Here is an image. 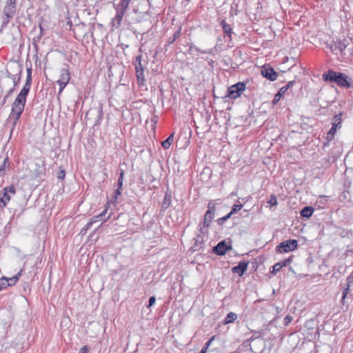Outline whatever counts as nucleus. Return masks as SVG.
<instances>
[{
    "label": "nucleus",
    "instance_id": "1",
    "mask_svg": "<svg viewBox=\"0 0 353 353\" xmlns=\"http://www.w3.org/2000/svg\"><path fill=\"white\" fill-rule=\"evenodd\" d=\"M32 76L27 75L26 83L12 104L9 119H13V128L19 121L26 104V98L30 90Z\"/></svg>",
    "mask_w": 353,
    "mask_h": 353
},
{
    "label": "nucleus",
    "instance_id": "2",
    "mask_svg": "<svg viewBox=\"0 0 353 353\" xmlns=\"http://www.w3.org/2000/svg\"><path fill=\"white\" fill-rule=\"evenodd\" d=\"M322 79L324 81L336 83L339 87L353 88V81L344 73L328 70L324 72Z\"/></svg>",
    "mask_w": 353,
    "mask_h": 353
},
{
    "label": "nucleus",
    "instance_id": "3",
    "mask_svg": "<svg viewBox=\"0 0 353 353\" xmlns=\"http://www.w3.org/2000/svg\"><path fill=\"white\" fill-rule=\"evenodd\" d=\"M131 1L132 0H120L118 3H114L113 7L117 14L111 22L112 26L119 28L121 26L123 16L126 13Z\"/></svg>",
    "mask_w": 353,
    "mask_h": 353
},
{
    "label": "nucleus",
    "instance_id": "4",
    "mask_svg": "<svg viewBox=\"0 0 353 353\" xmlns=\"http://www.w3.org/2000/svg\"><path fill=\"white\" fill-rule=\"evenodd\" d=\"M17 0H7L3 8L4 17H3L2 27H6L10 19L14 17L16 13Z\"/></svg>",
    "mask_w": 353,
    "mask_h": 353
},
{
    "label": "nucleus",
    "instance_id": "5",
    "mask_svg": "<svg viewBox=\"0 0 353 353\" xmlns=\"http://www.w3.org/2000/svg\"><path fill=\"white\" fill-rule=\"evenodd\" d=\"M16 194V188L13 185L5 187L0 192V208L6 207L10 201L11 196Z\"/></svg>",
    "mask_w": 353,
    "mask_h": 353
},
{
    "label": "nucleus",
    "instance_id": "6",
    "mask_svg": "<svg viewBox=\"0 0 353 353\" xmlns=\"http://www.w3.org/2000/svg\"><path fill=\"white\" fill-rule=\"evenodd\" d=\"M142 55L139 54L135 57L134 67L136 71V77L137 83L139 85H143L145 81L144 76V67L141 63Z\"/></svg>",
    "mask_w": 353,
    "mask_h": 353
},
{
    "label": "nucleus",
    "instance_id": "7",
    "mask_svg": "<svg viewBox=\"0 0 353 353\" xmlns=\"http://www.w3.org/2000/svg\"><path fill=\"white\" fill-rule=\"evenodd\" d=\"M245 90V83L243 82H238L228 88L226 97L236 99L241 95Z\"/></svg>",
    "mask_w": 353,
    "mask_h": 353
},
{
    "label": "nucleus",
    "instance_id": "8",
    "mask_svg": "<svg viewBox=\"0 0 353 353\" xmlns=\"http://www.w3.org/2000/svg\"><path fill=\"white\" fill-rule=\"evenodd\" d=\"M208 210L206 211L205 215L203 221L201 224L199 225V231L201 234H204L206 231H204L205 228H209L210 225L211 221L213 219L214 212H215V207L213 205L211 206V203L208 204Z\"/></svg>",
    "mask_w": 353,
    "mask_h": 353
},
{
    "label": "nucleus",
    "instance_id": "9",
    "mask_svg": "<svg viewBox=\"0 0 353 353\" xmlns=\"http://www.w3.org/2000/svg\"><path fill=\"white\" fill-rule=\"evenodd\" d=\"M298 247L296 239L284 241L276 247V251L279 253H285L294 250Z\"/></svg>",
    "mask_w": 353,
    "mask_h": 353
},
{
    "label": "nucleus",
    "instance_id": "10",
    "mask_svg": "<svg viewBox=\"0 0 353 353\" xmlns=\"http://www.w3.org/2000/svg\"><path fill=\"white\" fill-rule=\"evenodd\" d=\"M261 74L267 79L273 81L278 77V74L272 67L269 65H265L262 67L261 70Z\"/></svg>",
    "mask_w": 353,
    "mask_h": 353
},
{
    "label": "nucleus",
    "instance_id": "11",
    "mask_svg": "<svg viewBox=\"0 0 353 353\" xmlns=\"http://www.w3.org/2000/svg\"><path fill=\"white\" fill-rule=\"evenodd\" d=\"M232 245H228L225 241H221L218 244L213 247L212 252L216 255L223 256L225 254L227 251L232 250Z\"/></svg>",
    "mask_w": 353,
    "mask_h": 353
},
{
    "label": "nucleus",
    "instance_id": "12",
    "mask_svg": "<svg viewBox=\"0 0 353 353\" xmlns=\"http://www.w3.org/2000/svg\"><path fill=\"white\" fill-rule=\"evenodd\" d=\"M248 265L249 261H241L236 266L232 268V272L234 274H237L239 276H242L246 272Z\"/></svg>",
    "mask_w": 353,
    "mask_h": 353
},
{
    "label": "nucleus",
    "instance_id": "13",
    "mask_svg": "<svg viewBox=\"0 0 353 353\" xmlns=\"http://www.w3.org/2000/svg\"><path fill=\"white\" fill-rule=\"evenodd\" d=\"M70 80V73L69 72L68 66L61 68L60 70V78L56 82H63L68 83Z\"/></svg>",
    "mask_w": 353,
    "mask_h": 353
},
{
    "label": "nucleus",
    "instance_id": "14",
    "mask_svg": "<svg viewBox=\"0 0 353 353\" xmlns=\"http://www.w3.org/2000/svg\"><path fill=\"white\" fill-rule=\"evenodd\" d=\"M352 285H353V274H350L347 278L346 287L344 288V289L343 290V292H342V300H341L342 303L344 302V301L347 296V294H348V292L350 290V288Z\"/></svg>",
    "mask_w": 353,
    "mask_h": 353
},
{
    "label": "nucleus",
    "instance_id": "15",
    "mask_svg": "<svg viewBox=\"0 0 353 353\" xmlns=\"http://www.w3.org/2000/svg\"><path fill=\"white\" fill-rule=\"evenodd\" d=\"M172 203V194L170 192H167L165 194L163 200L161 203V210L165 211L167 210Z\"/></svg>",
    "mask_w": 353,
    "mask_h": 353
},
{
    "label": "nucleus",
    "instance_id": "16",
    "mask_svg": "<svg viewBox=\"0 0 353 353\" xmlns=\"http://www.w3.org/2000/svg\"><path fill=\"white\" fill-rule=\"evenodd\" d=\"M314 212V208L312 206H305L301 210V216L305 218H310Z\"/></svg>",
    "mask_w": 353,
    "mask_h": 353
},
{
    "label": "nucleus",
    "instance_id": "17",
    "mask_svg": "<svg viewBox=\"0 0 353 353\" xmlns=\"http://www.w3.org/2000/svg\"><path fill=\"white\" fill-rule=\"evenodd\" d=\"M221 25L222 26L224 33L227 34L228 37H230V39H231L232 34L233 33V32L230 25L228 24L225 20H222L221 21Z\"/></svg>",
    "mask_w": 353,
    "mask_h": 353
},
{
    "label": "nucleus",
    "instance_id": "18",
    "mask_svg": "<svg viewBox=\"0 0 353 353\" xmlns=\"http://www.w3.org/2000/svg\"><path fill=\"white\" fill-rule=\"evenodd\" d=\"M336 130L337 129L332 127L330 130L328 131L326 136V142L323 143V148L326 147L328 145L329 142L334 139V135L336 132Z\"/></svg>",
    "mask_w": 353,
    "mask_h": 353
},
{
    "label": "nucleus",
    "instance_id": "19",
    "mask_svg": "<svg viewBox=\"0 0 353 353\" xmlns=\"http://www.w3.org/2000/svg\"><path fill=\"white\" fill-rule=\"evenodd\" d=\"M252 332H253V335L247 340V342H252L257 339L263 338L265 335L264 330L260 331L253 330Z\"/></svg>",
    "mask_w": 353,
    "mask_h": 353
},
{
    "label": "nucleus",
    "instance_id": "20",
    "mask_svg": "<svg viewBox=\"0 0 353 353\" xmlns=\"http://www.w3.org/2000/svg\"><path fill=\"white\" fill-rule=\"evenodd\" d=\"M237 319V314L234 312H230L225 316L223 324L227 325L229 323H232L234 322V321Z\"/></svg>",
    "mask_w": 353,
    "mask_h": 353
},
{
    "label": "nucleus",
    "instance_id": "21",
    "mask_svg": "<svg viewBox=\"0 0 353 353\" xmlns=\"http://www.w3.org/2000/svg\"><path fill=\"white\" fill-rule=\"evenodd\" d=\"M286 92L285 88H281L279 92L274 95V98L272 101L273 105H275L281 99V97Z\"/></svg>",
    "mask_w": 353,
    "mask_h": 353
},
{
    "label": "nucleus",
    "instance_id": "22",
    "mask_svg": "<svg viewBox=\"0 0 353 353\" xmlns=\"http://www.w3.org/2000/svg\"><path fill=\"white\" fill-rule=\"evenodd\" d=\"M22 272L23 270H21L15 276L11 278H8V283H9V286H13L17 283L19 279V277L21 276Z\"/></svg>",
    "mask_w": 353,
    "mask_h": 353
},
{
    "label": "nucleus",
    "instance_id": "23",
    "mask_svg": "<svg viewBox=\"0 0 353 353\" xmlns=\"http://www.w3.org/2000/svg\"><path fill=\"white\" fill-rule=\"evenodd\" d=\"M341 114H336L333 118L332 126L333 128L337 129L338 128H341Z\"/></svg>",
    "mask_w": 353,
    "mask_h": 353
},
{
    "label": "nucleus",
    "instance_id": "24",
    "mask_svg": "<svg viewBox=\"0 0 353 353\" xmlns=\"http://www.w3.org/2000/svg\"><path fill=\"white\" fill-rule=\"evenodd\" d=\"M174 140V134H170L165 140L162 141L161 145L164 149H168Z\"/></svg>",
    "mask_w": 353,
    "mask_h": 353
},
{
    "label": "nucleus",
    "instance_id": "25",
    "mask_svg": "<svg viewBox=\"0 0 353 353\" xmlns=\"http://www.w3.org/2000/svg\"><path fill=\"white\" fill-rule=\"evenodd\" d=\"M189 51L191 53L201 52L202 54H208V53H211V52H212V50H201L200 48H199L198 47H196V46H194L192 43L190 44L189 46Z\"/></svg>",
    "mask_w": 353,
    "mask_h": 353
},
{
    "label": "nucleus",
    "instance_id": "26",
    "mask_svg": "<svg viewBox=\"0 0 353 353\" xmlns=\"http://www.w3.org/2000/svg\"><path fill=\"white\" fill-rule=\"evenodd\" d=\"M37 168L34 172V176L38 177L41 175H43L45 174V168L43 165H40L39 164H36Z\"/></svg>",
    "mask_w": 353,
    "mask_h": 353
},
{
    "label": "nucleus",
    "instance_id": "27",
    "mask_svg": "<svg viewBox=\"0 0 353 353\" xmlns=\"http://www.w3.org/2000/svg\"><path fill=\"white\" fill-rule=\"evenodd\" d=\"M8 282V277L6 276H3L0 279V292L9 287V283Z\"/></svg>",
    "mask_w": 353,
    "mask_h": 353
},
{
    "label": "nucleus",
    "instance_id": "28",
    "mask_svg": "<svg viewBox=\"0 0 353 353\" xmlns=\"http://www.w3.org/2000/svg\"><path fill=\"white\" fill-rule=\"evenodd\" d=\"M124 174H125V171L123 170H120L118 182H117L118 188H119V189H122Z\"/></svg>",
    "mask_w": 353,
    "mask_h": 353
},
{
    "label": "nucleus",
    "instance_id": "29",
    "mask_svg": "<svg viewBox=\"0 0 353 353\" xmlns=\"http://www.w3.org/2000/svg\"><path fill=\"white\" fill-rule=\"evenodd\" d=\"M271 207L277 205V198L275 195L272 194L270 196V199L268 201Z\"/></svg>",
    "mask_w": 353,
    "mask_h": 353
},
{
    "label": "nucleus",
    "instance_id": "30",
    "mask_svg": "<svg viewBox=\"0 0 353 353\" xmlns=\"http://www.w3.org/2000/svg\"><path fill=\"white\" fill-rule=\"evenodd\" d=\"M242 208H243L242 204H234L232 208V210L229 213L232 216L233 214L239 211Z\"/></svg>",
    "mask_w": 353,
    "mask_h": 353
},
{
    "label": "nucleus",
    "instance_id": "31",
    "mask_svg": "<svg viewBox=\"0 0 353 353\" xmlns=\"http://www.w3.org/2000/svg\"><path fill=\"white\" fill-rule=\"evenodd\" d=\"M14 92V88H11L6 93V94L4 96L3 99V101H2V105H3L8 99L12 95V94Z\"/></svg>",
    "mask_w": 353,
    "mask_h": 353
},
{
    "label": "nucleus",
    "instance_id": "32",
    "mask_svg": "<svg viewBox=\"0 0 353 353\" xmlns=\"http://www.w3.org/2000/svg\"><path fill=\"white\" fill-rule=\"evenodd\" d=\"M281 268L282 265H281V263L278 262L272 266V270L271 271V273L276 274L278 272L281 270Z\"/></svg>",
    "mask_w": 353,
    "mask_h": 353
},
{
    "label": "nucleus",
    "instance_id": "33",
    "mask_svg": "<svg viewBox=\"0 0 353 353\" xmlns=\"http://www.w3.org/2000/svg\"><path fill=\"white\" fill-rule=\"evenodd\" d=\"M108 206H106V207L105 208V209L103 210V212H101V213L99 214V216H101V219H102V220L103 221V222H105V221H108V219H110V217H111V216H110V215H108V216H107V218H106V219H103V217L105 216V214H106V213H107V212H108Z\"/></svg>",
    "mask_w": 353,
    "mask_h": 353
},
{
    "label": "nucleus",
    "instance_id": "34",
    "mask_svg": "<svg viewBox=\"0 0 353 353\" xmlns=\"http://www.w3.org/2000/svg\"><path fill=\"white\" fill-rule=\"evenodd\" d=\"M92 222L90 221L81 229V233L85 234L88 230H90L92 225Z\"/></svg>",
    "mask_w": 353,
    "mask_h": 353
},
{
    "label": "nucleus",
    "instance_id": "35",
    "mask_svg": "<svg viewBox=\"0 0 353 353\" xmlns=\"http://www.w3.org/2000/svg\"><path fill=\"white\" fill-rule=\"evenodd\" d=\"M230 217H231V215L230 214V213H228L225 216H224L221 218H219L216 221L219 225H222L225 221L229 219Z\"/></svg>",
    "mask_w": 353,
    "mask_h": 353
},
{
    "label": "nucleus",
    "instance_id": "36",
    "mask_svg": "<svg viewBox=\"0 0 353 353\" xmlns=\"http://www.w3.org/2000/svg\"><path fill=\"white\" fill-rule=\"evenodd\" d=\"M9 77H11V78L12 79V81H13V86H12V88H14V90H15V88L18 85V83H19V82L20 81V77L17 79L16 76L15 75H12V74H10Z\"/></svg>",
    "mask_w": 353,
    "mask_h": 353
},
{
    "label": "nucleus",
    "instance_id": "37",
    "mask_svg": "<svg viewBox=\"0 0 353 353\" xmlns=\"http://www.w3.org/2000/svg\"><path fill=\"white\" fill-rule=\"evenodd\" d=\"M65 172L63 168H60L59 172L57 173V179L60 180H63L65 178Z\"/></svg>",
    "mask_w": 353,
    "mask_h": 353
},
{
    "label": "nucleus",
    "instance_id": "38",
    "mask_svg": "<svg viewBox=\"0 0 353 353\" xmlns=\"http://www.w3.org/2000/svg\"><path fill=\"white\" fill-rule=\"evenodd\" d=\"M292 261V256L286 259L285 260H284L283 261H280L279 263H281V265H282V268H283V267L290 265Z\"/></svg>",
    "mask_w": 353,
    "mask_h": 353
},
{
    "label": "nucleus",
    "instance_id": "39",
    "mask_svg": "<svg viewBox=\"0 0 353 353\" xmlns=\"http://www.w3.org/2000/svg\"><path fill=\"white\" fill-rule=\"evenodd\" d=\"M59 85L58 96L61 94L65 86L68 85V83H63V82H56Z\"/></svg>",
    "mask_w": 353,
    "mask_h": 353
},
{
    "label": "nucleus",
    "instance_id": "40",
    "mask_svg": "<svg viewBox=\"0 0 353 353\" xmlns=\"http://www.w3.org/2000/svg\"><path fill=\"white\" fill-rule=\"evenodd\" d=\"M181 35V30H177L174 32L173 37L170 39L169 43H173L177 38H179Z\"/></svg>",
    "mask_w": 353,
    "mask_h": 353
},
{
    "label": "nucleus",
    "instance_id": "41",
    "mask_svg": "<svg viewBox=\"0 0 353 353\" xmlns=\"http://www.w3.org/2000/svg\"><path fill=\"white\" fill-rule=\"evenodd\" d=\"M292 321V317L290 315H287L284 318L283 323L285 326H288Z\"/></svg>",
    "mask_w": 353,
    "mask_h": 353
},
{
    "label": "nucleus",
    "instance_id": "42",
    "mask_svg": "<svg viewBox=\"0 0 353 353\" xmlns=\"http://www.w3.org/2000/svg\"><path fill=\"white\" fill-rule=\"evenodd\" d=\"M295 83H296L295 81H290L285 85L283 86L282 88L284 89L285 88V91L287 92V90L288 89L291 88L294 85Z\"/></svg>",
    "mask_w": 353,
    "mask_h": 353
},
{
    "label": "nucleus",
    "instance_id": "43",
    "mask_svg": "<svg viewBox=\"0 0 353 353\" xmlns=\"http://www.w3.org/2000/svg\"><path fill=\"white\" fill-rule=\"evenodd\" d=\"M155 301H156L155 296H152L150 297L147 307H152L155 303Z\"/></svg>",
    "mask_w": 353,
    "mask_h": 353
},
{
    "label": "nucleus",
    "instance_id": "44",
    "mask_svg": "<svg viewBox=\"0 0 353 353\" xmlns=\"http://www.w3.org/2000/svg\"><path fill=\"white\" fill-rule=\"evenodd\" d=\"M42 37H43V35H41V34H39L37 37H34L32 39V43L34 46H37V44L41 41Z\"/></svg>",
    "mask_w": 353,
    "mask_h": 353
},
{
    "label": "nucleus",
    "instance_id": "45",
    "mask_svg": "<svg viewBox=\"0 0 353 353\" xmlns=\"http://www.w3.org/2000/svg\"><path fill=\"white\" fill-rule=\"evenodd\" d=\"M345 48L346 45L344 43L340 42L339 43L338 48L339 49L341 53L345 50Z\"/></svg>",
    "mask_w": 353,
    "mask_h": 353
},
{
    "label": "nucleus",
    "instance_id": "46",
    "mask_svg": "<svg viewBox=\"0 0 353 353\" xmlns=\"http://www.w3.org/2000/svg\"><path fill=\"white\" fill-rule=\"evenodd\" d=\"M102 221V219H101V216H99V214H98L97 216H93L90 219V221L92 222V223H96L97 221Z\"/></svg>",
    "mask_w": 353,
    "mask_h": 353
},
{
    "label": "nucleus",
    "instance_id": "47",
    "mask_svg": "<svg viewBox=\"0 0 353 353\" xmlns=\"http://www.w3.org/2000/svg\"><path fill=\"white\" fill-rule=\"evenodd\" d=\"M88 350H89L88 346L84 345L80 349L79 353H88Z\"/></svg>",
    "mask_w": 353,
    "mask_h": 353
},
{
    "label": "nucleus",
    "instance_id": "48",
    "mask_svg": "<svg viewBox=\"0 0 353 353\" xmlns=\"http://www.w3.org/2000/svg\"><path fill=\"white\" fill-rule=\"evenodd\" d=\"M214 339V336H213L212 337H211L204 345L205 347H209V346L210 345V344L212 343V342L213 341V340Z\"/></svg>",
    "mask_w": 353,
    "mask_h": 353
},
{
    "label": "nucleus",
    "instance_id": "49",
    "mask_svg": "<svg viewBox=\"0 0 353 353\" xmlns=\"http://www.w3.org/2000/svg\"><path fill=\"white\" fill-rule=\"evenodd\" d=\"M121 189L118 188L117 190H115V192H114L115 200H117L118 196L121 195Z\"/></svg>",
    "mask_w": 353,
    "mask_h": 353
},
{
    "label": "nucleus",
    "instance_id": "50",
    "mask_svg": "<svg viewBox=\"0 0 353 353\" xmlns=\"http://www.w3.org/2000/svg\"><path fill=\"white\" fill-rule=\"evenodd\" d=\"M39 29H40L39 34H41V35H43V36L44 29H43V26H41V23L39 25Z\"/></svg>",
    "mask_w": 353,
    "mask_h": 353
},
{
    "label": "nucleus",
    "instance_id": "51",
    "mask_svg": "<svg viewBox=\"0 0 353 353\" xmlns=\"http://www.w3.org/2000/svg\"><path fill=\"white\" fill-rule=\"evenodd\" d=\"M27 75L32 76V69L31 68L27 69Z\"/></svg>",
    "mask_w": 353,
    "mask_h": 353
},
{
    "label": "nucleus",
    "instance_id": "52",
    "mask_svg": "<svg viewBox=\"0 0 353 353\" xmlns=\"http://www.w3.org/2000/svg\"><path fill=\"white\" fill-rule=\"evenodd\" d=\"M207 350H208V347L203 346V348L201 349V353H206Z\"/></svg>",
    "mask_w": 353,
    "mask_h": 353
},
{
    "label": "nucleus",
    "instance_id": "53",
    "mask_svg": "<svg viewBox=\"0 0 353 353\" xmlns=\"http://www.w3.org/2000/svg\"><path fill=\"white\" fill-rule=\"evenodd\" d=\"M232 353H241V352H240V351H239V350H237L234 351V352H232Z\"/></svg>",
    "mask_w": 353,
    "mask_h": 353
},
{
    "label": "nucleus",
    "instance_id": "54",
    "mask_svg": "<svg viewBox=\"0 0 353 353\" xmlns=\"http://www.w3.org/2000/svg\"><path fill=\"white\" fill-rule=\"evenodd\" d=\"M197 237L198 239H201V241H203V238L200 235H198Z\"/></svg>",
    "mask_w": 353,
    "mask_h": 353
},
{
    "label": "nucleus",
    "instance_id": "55",
    "mask_svg": "<svg viewBox=\"0 0 353 353\" xmlns=\"http://www.w3.org/2000/svg\"><path fill=\"white\" fill-rule=\"evenodd\" d=\"M199 353H201V352H200Z\"/></svg>",
    "mask_w": 353,
    "mask_h": 353
}]
</instances>
